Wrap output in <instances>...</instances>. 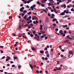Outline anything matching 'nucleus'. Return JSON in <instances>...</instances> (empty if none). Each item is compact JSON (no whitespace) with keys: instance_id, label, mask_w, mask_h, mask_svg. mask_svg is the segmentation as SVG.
I'll list each match as a JSON object with an SVG mask.
<instances>
[{"instance_id":"obj_1","label":"nucleus","mask_w":74,"mask_h":74,"mask_svg":"<svg viewBox=\"0 0 74 74\" xmlns=\"http://www.w3.org/2000/svg\"><path fill=\"white\" fill-rule=\"evenodd\" d=\"M66 38H67L68 39H69V40H72V38L70 37V35H67L66 36Z\"/></svg>"},{"instance_id":"obj_2","label":"nucleus","mask_w":74,"mask_h":74,"mask_svg":"<svg viewBox=\"0 0 74 74\" xmlns=\"http://www.w3.org/2000/svg\"><path fill=\"white\" fill-rule=\"evenodd\" d=\"M25 9V8H24V7H22V8H21L20 9V11H21V12H23V10H24V9Z\"/></svg>"},{"instance_id":"obj_3","label":"nucleus","mask_w":74,"mask_h":74,"mask_svg":"<svg viewBox=\"0 0 74 74\" xmlns=\"http://www.w3.org/2000/svg\"><path fill=\"white\" fill-rule=\"evenodd\" d=\"M59 33L61 34V35H63V31L62 30H60V31Z\"/></svg>"},{"instance_id":"obj_4","label":"nucleus","mask_w":74,"mask_h":74,"mask_svg":"<svg viewBox=\"0 0 74 74\" xmlns=\"http://www.w3.org/2000/svg\"><path fill=\"white\" fill-rule=\"evenodd\" d=\"M47 1V0H42L41 2L42 3H45L46 1Z\"/></svg>"},{"instance_id":"obj_5","label":"nucleus","mask_w":74,"mask_h":74,"mask_svg":"<svg viewBox=\"0 0 74 74\" xmlns=\"http://www.w3.org/2000/svg\"><path fill=\"white\" fill-rule=\"evenodd\" d=\"M29 66L31 67V69H32V70H33V66L32 64H30L29 65Z\"/></svg>"},{"instance_id":"obj_6","label":"nucleus","mask_w":74,"mask_h":74,"mask_svg":"<svg viewBox=\"0 0 74 74\" xmlns=\"http://www.w3.org/2000/svg\"><path fill=\"white\" fill-rule=\"evenodd\" d=\"M61 6L62 7H64L65 8H66V5L65 4H64V5H62Z\"/></svg>"},{"instance_id":"obj_7","label":"nucleus","mask_w":74,"mask_h":74,"mask_svg":"<svg viewBox=\"0 0 74 74\" xmlns=\"http://www.w3.org/2000/svg\"><path fill=\"white\" fill-rule=\"evenodd\" d=\"M64 14H65V12H64H64H62L60 14L61 15H64Z\"/></svg>"},{"instance_id":"obj_8","label":"nucleus","mask_w":74,"mask_h":74,"mask_svg":"<svg viewBox=\"0 0 74 74\" xmlns=\"http://www.w3.org/2000/svg\"><path fill=\"white\" fill-rule=\"evenodd\" d=\"M56 69H57V70H62V68H61L56 67Z\"/></svg>"},{"instance_id":"obj_9","label":"nucleus","mask_w":74,"mask_h":74,"mask_svg":"<svg viewBox=\"0 0 74 74\" xmlns=\"http://www.w3.org/2000/svg\"><path fill=\"white\" fill-rule=\"evenodd\" d=\"M64 12H65V13H66V14H69V11L67 12V10H64Z\"/></svg>"},{"instance_id":"obj_10","label":"nucleus","mask_w":74,"mask_h":74,"mask_svg":"<svg viewBox=\"0 0 74 74\" xmlns=\"http://www.w3.org/2000/svg\"><path fill=\"white\" fill-rule=\"evenodd\" d=\"M69 54H70L71 55H72V54H73V51H70L69 52Z\"/></svg>"},{"instance_id":"obj_11","label":"nucleus","mask_w":74,"mask_h":74,"mask_svg":"<svg viewBox=\"0 0 74 74\" xmlns=\"http://www.w3.org/2000/svg\"><path fill=\"white\" fill-rule=\"evenodd\" d=\"M40 52L41 53H42V54H43V53H44V51H42V50L40 51Z\"/></svg>"},{"instance_id":"obj_12","label":"nucleus","mask_w":74,"mask_h":74,"mask_svg":"<svg viewBox=\"0 0 74 74\" xmlns=\"http://www.w3.org/2000/svg\"><path fill=\"white\" fill-rule=\"evenodd\" d=\"M22 23H24V24H25V23H26V21H25L24 20H23L22 21Z\"/></svg>"},{"instance_id":"obj_13","label":"nucleus","mask_w":74,"mask_h":74,"mask_svg":"<svg viewBox=\"0 0 74 74\" xmlns=\"http://www.w3.org/2000/svg\"><path fill=\"white\" fill-rule=\"evenodd\" d=\"M32 49L33 51H36V49L34 47H33L32 48Z\"/></svg>"},{"instance_id":"obj_14","label":"nucleus","mask_w":74,"mask_h":74,"mask_svg":"<svg viewBox=\"0 0 74 74\" xmlns=\"http://www.w3.org/2000/svg\"><path fill=\"white\" fill-rule=\"evenodd\" d=\"M46 21L47 22H48L49 21V19H48V18L47 17L46 18Z\"/></svg>"},{"instance_id":"obj_15","label":"nucleus","mask_w":74,"mask_h":74,"mask_svg":"<svg viewBox=\"0 0 74 74\" xmlns=\"http://www.w3.org/2000/svg\"><path fill=\"white\" fill-rule=\"evenodd\" d=\"M51 56H53V51H51Z\"/></svg>"},{"instance_id":"obj_16","label":"nucleus","mask_w":74,"mask_h":74,"mask_svg":"<svg viewBox=\"0 0 74 74\" xmlns=\"http://www.w3.org/2000/svg\"><path fill=\"white\" fill-rule=\"evenodd\" d=\"M38 4H39V5H41V3L39 1H38L37 3Z\"/></svg>"},{"instance_id":"obj_17","label":"nucleus","mask_w":74,"mask_h":74,"mask_svg":"<svg viewBox=\"0 0 74 74\" xmlns=\"http://www.w3.org/2000/svg\"><path fill=\"white\" fill-rule=\"evenodd\" d=\"M50 27L52 30H53V29L54 28L53 27V26L51 25Z\"/></svg>"},{"instance_id":"obj_18","label":"nucleus","mask_w":74,"mask_h":74,"mask_svg":"<svg viewBox=\"0 0 74 74\" xmlns=\"http://www.w3.org/2000/svg\"><path fill=\"white\" fill-rule=\"evenodd\" d=\"M27 12V11L25 10L23 11V13H24V14H25V13H26V12Z\"/></svg>"},{"instance_id":"obj_19","label":"nucleus","mask_w":74,"mask_h":74,"mask_svg":"<svg viewBox=\"0 0 74 74\" xmlns=\"http://www.w3.org/2000/svg\"><path fill=\"white\" fill-rule=\"evenodd\" d=\"M56 21H57V19L56 18H54L53 19V22H55Z\"/></svg>"},{"instance_id":"obj_20","label":"nucleus","mask_w":74,"mask_h":74,"mask_svg":"<svg viewBox=\"0 0 74 74\" xmlns=\"http://www.w3.org/2000/svg\"><path fill=\"white\" fill-rule=\"evenodd\" d=\"M40 32L42 34H44L45 33V32L43 31H41Z\"/></svg>"},{"instance_id":"obj_21","label":"nucleus","mask_w":74,"mask_h":74,"mask_svg":"<svg viewBox=\"0 0 74 74\" xmlns=\"http://www.w3.org/2000/svg\"><path fill=\"white\" fill-rule=\"evenodd\" d=\"M18 29L19 30L21 29V25H20L19 27H18Z\"/></svg>"},{"instance_id":"obj_22","label":"nucleus","mask_w":74,"mask_h":74,"mask_svg":"<svg viewBox=\"0 0 74 74\" xmlns=\"http://www.w3.org/2000/svg\"><path fill=\"white\" fill-rule=\"evenodd\" d=\"M69 41V40H65V41H64V43H67V42H68V41Z\"/></svg>"},{"instance_id":"obj_23","label":"nucleus","mask_w":74,"mask_h":74,"mask_svg":"<svg viewBox=\"0 0 74 74\" xmlns=\"http://www.w3.org/2000/svg\"><path fill=\"white\" fill-rule=\"evenodd\" d=\"M30 26L31 27H33V26H34V25L33 24V23H31Z\"/></svg>"},{"instance_id":"obj_24","label":"nucleus","mask_w":74,"mask_h":74,"mask_svg":"<svg viewBox=\"0 0 74 74\" xmlns=\"http://www.w3.org/2000/svg\"><path fill=\"white\" fill-rule=\"evenodd\" d=\"M23 38H25V39L27 38V37H26V36H25L23 35Z\"/></svg>"},{"instance_id":"obj_25","label":"nucleus","mask_w":74,"mask_h":74,"mask_svg":"<svg viewBox=\"0 0 74 74\" xmlns=\"http://www.w3.org/2000/svg\"><path fill=\"white\" fill-rule=\"evenodd\" d=\"M14 59L15 60V59H17V57H15L14 56L13 57Z\"/></svg>"},{"instance_id":"obj_26","label":"nucleus","mask_w":74,"mask_h":74,"mask_svg":"<svg viewBox=\"0 0 74 74\" xmlns=\"http://www.w3.org/2000/svg\"><path fill=\"white\" fill-rule=\"evenodd\" d=\"M56 9H55V8H54V11L55 12H56V14H58V12H57V11H56Z\"/></svg>"},{"instance_id":"obj_27","label":"nucleus","mask_w":74,"mask_h":74,"mask_svg":"<svg viewBox=\"0 0 74 74\" xmlns=\"http://www.w3.org/2000/svg\"><path fill=\"white\" fill-rule=\"evenodd\" d=\"M22 34H20L19 35H18V37H22Z\"/></svg>"},{"instance_id":"obj_28","label":"nucleus","mask_w":74,"mask_h":74,"mask_svg":"<svg viewBox=\"0 0 74 74\" xmlns=\"http://www.w3.org/2000/svg\"><path fill=\"white\" fill-rule=\"evenodd\" d=\"M33 33L34 34H36V32L35 31H34L33 32Z\"/></svg>"},{"instance_id":"obj_29","label":"nucleus","mask_w":74,"mask_h":74,"mask_svg":"<svg viewBox=\"0 0 74 74\" xmlns=\"http://www.w3.org/2000/svg\"><path fill=\"white\" fill-rule=\"evenodd\" d=\"M34 17H35V19L36 20H38V18H37V17H36L35 16H34Z\"/></svg>"},{"instance_id":"obj_30","label":"nucleus","mask_w":74,"mask_h":74,"mask_svg":"<svg viewBox=\"0 0 74 74\" xmlns=\"http://www.w3.org/2000/svg\"><path fill=\"white\" fill-rule=\"evenodd\" d=\"M50 3H55V1H52V2L50 1Z\"/></svg>"},{"instance_id":"obj_31","label":"nucleus","mask_w":74,"mask_h":74,"mask_svg":"<svg viewBox=\"0 0 74 74\" xmlns=\"http://www.w3.org/2000/svg\"><path fill=\"white\" fill-rule=\"evenodd\" d=\"M41 6H42V7H45V4H42L41 5Z\"/></svg>"},{"instance_id":"obj_32","label":"nucleus","mask_w":74,"mask_h":74,"mask_svg":"<svg viewBox=\"0 0 74 74\" xmlns=\"http://www.w3.org/2000/svg\"><path fill=\"white\" fill-rule=\"evenodd\" d=\"M47 57L48 58L49 57V54H47Z\"/></svg>"},{"instance_id":"obj_33","label":"nucleus","mask_w":74,"mask_h":74,"mask_svg":"<svg viewBox=\"0 0 74 74\" xmlns=\"http://www.w3.org/2000/svg\"><path fill=\"white\" fill-rule=\"evenodd\" d=\"M23 18L24 19H26V18H27V17H26V15H25V16Z\"/></svg>"},{"instance_id":"obj_34","label":"nucleus","mask_w":74,"mask_h":74,"mask_svg":"<svg viewBox=\"0 0 74 74\" xmlns=\"http://www.w3.org/2000/svg\"><path fill=\"white\" fill-rule=\"evenodd\" d=\"M26 7L27 8H30V7H29L28 5H27L26 6Z\"/></svg>"},{"instance_id":"obj_35","label":"nucleus","mask_w":74,"mask_h":74,"mask_svg":"<svg viewBox=\"0 0 74 74\" xmlns=\"http://www.w3.org/2000/svg\"><path fill=\"white\" fill-rule=\"evenodd\" d=\"M31 14H32V12H30L28 13H27V14H28V15H30Z\"/></svg>"},{"instance_id":"obj_36","label":"nucleus","mask_w":74,"mask_h":74,"mask_svg":"<svg viewBox=\"0 0 74 74\" xmlns=\"http://www.w3.org/2000/svg\"><path fill=\"white\" fill-rule=\"evenodd\" d=\"M30 36L31 37H33V36H34V35H33L32 34H31Z\"/></svg>"},{"instance_id":"obj_37","label":"nucleus","mask_w":74,"mask_h":74,"mask_svg":"<svg viewBox=\"0 0 74 74\" xmlns=\"http://www.w3.org/2000/svg\"><path fill=\"white\" fill-rule=\"evenodd\" d=\"M51 15H52L51 16H53L54 17H55V14H52Z\"/></svg>"},{"instance_id":"obj_38","label":"nucleus","mask_w":74,"mask_h":74,"mask_svg":"<svg viewBox=\"0 0 74 74\" xmlns=\"http://www.w3.org/2000/svg\"><path fill=\"white\" fill-rule=\"evenodd\" d=\"M36 72L37 74H39V71L38 70H36Z\"/></svg>"},{"instance_id":"obj_39","label":"nucleus","mask_w":74,"mask_h":74,"mask_svg":"<svg viewBox=\"0 0 74 74\" xmlns=\"http://www.w3.org/2000/svg\"><path fill=\"white\" fill-rule=\"evenodd\" d=\"M32 20H34V19H35L34 16L33 17H32Z\"/></svg>"},{"instance_id":"obj_40","label":"nucleus","mask_w":74,"mask_h":74,"mask_svg":"<svg viewBox=\"0 0 74 74\" xmlns=\"http://www.w3.org/2000/svg\"><path fill=\"white\" fill-rule=\"evenodd\" d=\"M48 16H51V15L50 13H48Z\"/></svg>"},{"instance_id":"obj_41","label":"nucleus","mask_w":74,"mask_h":74,"mask_svg":"<svg viewBox=\"0 0 74 74\" xmlns=\"http://www.w3.org/2000/svg\"><path fill=\"white\" fill-rule=\"evenodd\" d=\"M28 25H29L28 24H27L26 25H25V27H26L27 26H28Z\"/></svg>"},{"instance_id":"obj_42","label":"nucleus","mask_w":74,"mask_h":74,"mask_svg":"<svg viewBox=\"0 0 74 74\" xmlns=\"http://www.w3.org/2000/svg\"><path fill=\"white\" fill-rule=\"evenodd\" d=\"M44 36H41V38H44Z\"/></svg>"},{"instance_id":"obj_43","label":"nucleus","mask_w":74,"mask_h":74,"mask_svg":"<svg viewBox=\"0 0 74 74\" xmlns=\"http://www.w3.org/2000/svg\"><path fill=\"white\" fill-rule=\"evenodd\" d=\"M45 53L46 54H47L48 53V51H46Z\"/></svg>"},{"instance_id":"obj_44","label":"nucleus","mask_w":74,"mask_h":74,"mask_svg":"<svg viewBox=\"0 0 74 74\" xmlns=\"http://www.w3.org/2000/svg\"><path fill=\"white\" fill-rule=\"evenodd\" d=\"M18 67L19 69H21V66L19 65L18 66Z\"/></svg>"},{"instance_id":"obj_45","label":"nucleus","mask_w":74,"mask_h":74,"mask_svg":"<svg viewBox=\"0 0 74 74\" xmlns=\"http://www.w3.org/2000/svg\"><path fill=\"white\" fill-rule=\"evenodd\" d=\"M22 27H24V24L23 23H22V25H21Z\"/></svg>"},{"instance_id":"obj_46","label":"nucleus","mask_w":74,"mask_h":74,"mask_svg":"<svg viewBox=\"0 0 74 74\" xmlns=\"http://www.w3.org/2000/svg\"><path fill=\"white\" fill-rule=\"evenodd\" d=\"M30 8L31 9H33V8H34V7L33 6H31L30 7Z\"/></svg>"},{"instance_id":"obj_47","label":"nucleus","mask_w":74,"mask_h":74,"mask_svg":"<svg viewBox=\"0 0 74 74\" xmlns=\"http://www.w3.org/2000/svg\"><path fill=\"white\" fill-rule=\"evenodd\" d=\"M44 29L45 30H47V27H44Z\"/></svg>"},{"instance_id":"obj_48","label":"nucleus","mask_w":74,"mask_h":74,"mask_svg":"<svg viewBox=\"0 0 74 74\" xmlns=\"http://www.w3.org/2000/svg\"><path fill=\"white\" fill-rule=\"evenodd\" d=\"M55 30L56 32H58V28H56L55 29Z\"/></svg>"},{"instance_id":"obj_49","label":"nucleus","mask_w":74,"mask_h":74,"mask_svg":"<svg viewBox=\"0 0 74 74\" xmlns=\"http://www.w3.org/2000/svg\"><path fill=\"white\" fill-rule=\"evenodd\" d=\"M51 3H48V5H49V6H51Z\"/></svg>"},{"instance_id":"obj_50","label":"nucleus","mask_w":74,"mask_h":74,"mask_svg":"<svg viewBox=\"0 0 74 74\" xmlns=\"http://www.w3.org/2000/svg\"><path fill=\"white\" fill-rule=\"evenodd\" d=\"M60 56L61 57V58H63V57H64V56L62 54Z\"/></svg>"},{"instance_id":"obj_51","label":"nucleus","mask_w":74,"mask_h":74,"mask_svg":"<svg viewBox=\"0 0 74 74\" xmlns=\"http://www.w3.org/2000/svg\"><path fill=\"white\" fill-rule=\"evenodd\" d=\"M45 40H47V39H48V37H47V36H46L45 37Z\"/></svg>"},{"instance_id":"obj_52","label":"nucleus","mask_w":74,"mask_h":74,"mask_svg":"<svg viewBox=\"0 0 74 74\" xmlns=\"http://www.w3.org/2000/svg\"><path fill=\"white\" fill-rule=\"evenodd\" d=\"M7 58H8V59H9V60H10V57L9 56H8L7 57Z\"/></svg>"},{"instance_id":"obj_53","label":"nucleus","mask_w":74,"mask_h":74,"mask_svg":"<svg viewBox=\"0 0 74 74\" xmlns=\"http://www.w3.org/2000/svg\"><path fill=\"white\" fill-rule=\"evenodd\" d=\"M45 60H48V58L47 57L45 58Z\"/></svg>"},{"instance_id":"obj_54","label":"nucleus","mask_w":74,"mask_h":74,"mask_svg":"<svg viewBox=\"0 0 74 74\" xmlns=\"http://www.w3.org/2000/svg\"><path fill=\"white\" fill-rule=\"evenodd\" d=\"M48 8H49V9H50L51 10V9H52V8L50 6H49V7H48Z\"/></svg>"},{"instance_id":"obj_55","label":"nucleus","mask_w":74,"mask_h":74,"mask_svg":"<svg viewBox=\"0 0 74 74\" xmlns=\"http://www.w3.org/2000/svg\"><path fill=\"white\" fill-rule=\"evenodd\" d=\"M43 11H44V12H47V11L46 10H43Z\"/></svg>"},{"instance_id":"obj_56","label":"nucleus","mask_w":74,"mask_h":74,"mask_svg":"<svg viewBox=\"0 0 74 74\" xmlns=\"http://www.w3.org/2000/svg\"><path fill=\"white\" fill-rule=\"evenodd\" d=\"M57 64H59V63H60V62H59V61H57Z\"/></svg>"},{"instance_id":"obj_57","label":"nucleus","mask_w":74,"mask_h":74,"mask_svg":"<svg viewBox=\"0 0 74 74\" xmlns=\"http://www.w3.org/2000/svg\"><path fill=\"white\" fill-rule=\"evenodd\" d=\"M5 58V56H3L2 58V59H4Z\"/></svg>"},{"instance_id":"obj_58","label":"nucleus","mask_w":74,"mask_h":74,"mask_svg":"<svg viewBox=\"0 0 74 74\" xmlns=\"http://www.w3.org/2000/svg\"><path fill=\"white\" fill-rule=\"evenodd\" d=\"M36 5H34L33 6V7H34H34H36Z\"/></svg>"},{"instance_id":"obj_59","label":"nucleus","mask_w":74,"mask_h":74,"mask_svg":"<svg viewBox=\"0 0 74 74\" xmlns=\"http://www.w3.org/2000/svg\"><path fill=\"white\" fill-rule=\"evenodd\" d=\"M53 25L54 26H56V25L55 23L53 24Z\"/></svg>"},{"instance_id":"obj_60","label":"nucleus","mask_w":74,"mask_h":74,"mask_svg":"<svg viewBox=\"0 0 74 74\" xmlns=\"http://www.w3.org/2000/svg\"><path fill=\"white\" fill-rule=\"evenodd\" d=\"M15 66L14 65H12V67H15Z\"/></svg>"},{"instance_id":"obj_61","label":"nucleus","mask_w":74,"mask_h":74,"mask_svg":"<svg viewBox=\"0 0 74 74\" xmlns=\"http://www.w3.org/2000/svg\"><path fill=\"white\" fill-rule=\"evenodd\" d=\"M61 51H62V52H64L65 50H64V49H62V50H61Z\"/></svg>"},{"instance_id":"obj_62","label":"nucleus","mask_w":74,"mask_h":74,"mask_svg":"<svg viewBox=\"0 0 74 74\" xmlns=\"http://www.w3.org/2000/svg\"><path fill=\"white\" fill-rule=\"evenodd\" d=\"M30 1H28L27 2V3L28 4H29L30 3Z\"/></svg>"},{"instance_id":"obj_63","label":"nucleus","mask_w":74,"mask_h":74,"mask_svg":"<svg viewBox=\"0 0 74 74\" xmlns=\"http://www.w3.org/2000/svg\"><path fill=\"white\" fill-rule=\"evenodd\" d=\"M67 7L68 8H70V6L68 5L67 6Z\"/></svg>"},{"instance_id":"obj_64","label":"nucleus","mask_w":74,"mask_h":74,"mask_svg":"<svg viewBox=\"0 0 74 74\" xmlns=\"http://www.w3.org/2000/svg\"><path fill=\"white\" fill-rule=\"evenodd\" d=\"M59 3H62V0H59Z\"/></svg>"}]
</instances>
